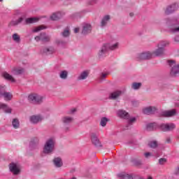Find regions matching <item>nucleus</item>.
<instances>
[{"label":"nucleus","instance_id":"obj_1","mask_svg":"<svg viewBox=\"0 0 179 179\" xmlns=\"http://www.w3.org/2000/svg\"><path fill=\"white\" fill-rule=\"evenodd\" d=\"M55 149V139L50 138L46 141L43 147V153L51 155Z\"/></svg>","mask_w":179,"mask_h":179},{"label":"nucleus","instance_id":"obj_2","mask_svg":"<svg viewBox=\"0 0 179 179\" xmlns=\"http://www.w3.org/2000/svg\"><path fill=\"white\" fill-rule=\"evenodd\" d=\"M118 43L113 45H110L108 43L104 44L99 52V55H103V54H106V52H107L108 50H111L112 51H114V50H117L118 48Z\"/></svg>","mask_w":179,"mask_h":179},{"label":"nucleus","instance_id":"obj_3","mask_svg":"<svg viewBox=\"0 0 179 179\" xmlns=\"http://www.w3.org/2000/svg\"><path fill=\"white\" fill-rule=\"evenodd\" d=\"M169 65L172 69H171V75L172 76H178L179 75V64H176V62L169 60Z\"/></svg>","mask_w":179,"mask_h":179},{"label":"nucleus","instance_id":"obj_4","mask_svg":"<svg viewBox=\"0 0 179 179\" xmlns=\"http://www.w3.org/2000/svg\"><path fill=\"white\" fill-rule=\"evenodd\" d=\"M28 100L31 103H35L36 104H40L43 101V97L38 94H30L28 96Z\"/></svg>","mask_w":179,"mask_h":179},{"label":"nucleus","instance_id":"obj_5","mask_svg":"<svg viewBox=\"0 0 179 179\" xmlns=\"http://www.w3.org/2000/svg\"><path fill=\"white\" fill-rule=\"evenodd\" d=\"M10 171L14 174V176H17L20 174V165L17 163H11L9 164Z\"/></svg>","mask_w":179,"mask_h":179},{"label":"nucleus","instance_id":"obj_6","mask_svg":"<svg viewBox=\"0 0 179 179\" xmlns=\"http://www.w3.org/2000/svg\"><path fill=\"white\" fill-rule=\"evenodd\" d=\"M153 57V55L150 52H146L144 53H140L137 55L138 61H144L145 59H150Z\"/></svg>","mask_w":179,"mask_h":179},{"label":"nucleus","instance_id":"obj_7","mask_svg":"<svg viewBox=\"0 0 179 179\" xmlns=\"http://www.w3.org/2000/svg\"><path fill=\"white\" fill-rule=\"evenodd\" d=\"M176 129V124L171 123V124H164L161 125V129L164 132H167L169 131H173V129Z\"/></svg>","mask_w":179,"mask_h":179},{"label":"nucleus","instance_id":"obj_8","mask_svg":"<svg viewBox=\"0 0 179 179\" xmlns=\"http://www.w3.org/2000/svg\"><path fill=\"white\" fill-rule=\"evenodd\" d=\"M177 9H178V3H175L166 8L165 13L166 15H170V13H173Z\"/></svg>","mask_w":179,"mask_h":179},{"label":"nucleus","instance_id":"obj_9","mask_svg":"<svg viewBox=\"0 0 179 179\" xmlns=\"http://www.w3.org/2000/svg\"><path fill=\"white\" fill-rule=\"evenodd\" d=\"M91 141L93 145H94V146H96V148H99V146H101V143H100L99 138H97V134H96V133L91 134Z\"/></svg>","mask_w":179,"mask_h":179},{"label":"nucleus","instance_id":"obj_10","mask_svg":"<svg viewBox=\"0 0 179 179\" xmlns=\"http://www.w3.org/2000/svg\"><path fill=\"white\" fill-rule=\"evenodd\" d=\"M29 120L32 124H38V122L43 121V117L40 115H34L30 117Z\"/></svg>","mask_w":179,"mask_h":179},{"label":"nucleus","instance_id":"obj_11","mask_svg":"<svg viewBox=\"0 0 179 179\" xmlns=\"http://www.w3.org/2000/svg\"><path fill=\"white\" fill-rule=\"evenodd\" d=\"M143 113L150 115V114H155L157 109L155 106H149L143 109Z\"/></svg>","mask_w":179,"mask_h":179},{"label":"nucleus","instance_id":"obj_12","mask_svg":"<svg viewBox=\"0 0 179 179\" xmlns=\"http://www.w3.org/2000/svg\"><path fill=\"white\" fill-rule=\"evenodd\" d=\"M117 115L120 118H124V120L129 119V113H128L127 111H125L124 110H119L117 111Z\"/></svg>","mask_w":179,"mask_h":179},{"label":"nucleus","instance_id":"obj_13","mask_svg":"<svg viewBox=\"0 0 179 179\" xmlns=\"http://www.w3.org/2000/svg\"><path fill=\"white\" fill-rule=\"evenodd\" d=\"M176 110L173 109L171 110H165L162 112L161 116L162 117H173V115H176Z\"/></svg>","mask_w":179,"mask_h":179},{"label":"nucleus","instance_id":"obj_14","mask_svg":"<svg viewBox=\"0 0 179 179\" xmlns=\"http://www.w3.org/2000/svg\"><path fill=\"white\" fill-rule=\"evenodd\" d=\"M92 33V25L90 24H85L83 27V34H89Z\"/></svg>","mask_w":179,"mask_h":179},{"label":"nucleus","instance_id":"obj_15","mask_svg":"<svg viewBox=\"0 0 179 179\" xmlns=\"http://www.w3.org/2000/svg\"><path fill=\"white\" fill-rule=\"evenodd\" d=\"M2 96H3V99L6 101H10L12 99H13V94L11 92H3Z\"/></svg>","mask_w":179,"mask_h":179},{"label":"nucleus","instance_id":"obj_16","mask_svg":"<svg viewBox=\"0 0 179 179\" xmlns=\"http://www.w3.org/2000/svg\"><path fill=\"white\" fill-rule=\"evenodd\" d=\"M40 19L38 17H29L27 18L24 22V24H31L33 23H37Z\"/></svg>","mask_w":179,"mask_h":179},{"label":"nucleus","instance_id":"obj_17","mask_svg":"<svg viewBox=\"0 0 179 179\" xmlns=\"http://www.w3.org/2000/svg\"><path fill=\"white\" fill-rule=\"evenodd\" d=\"M152 54V56L155 55L156 57H160V55H163V54H164V48L158 46V49L154 51Z\"/></svg>","mask_w":179,"mask_h":179},{"label":"nucleus","instance_id":"obj_18","mask_svg":"<svg viewBox=\"0 0 179 179\" xmlns=\"http://www.w3.org/2000/svg\"><path fill=\"white\" fill-rule=\"evenodd\" d=\"M53 164L55 166V167H58V168L62 167V164H63L62 159H61V157H59L54 158Z\"/></svg>","mask_w":179,"mask_h":179},{"label":"nucleus","instance_id":"obj_19","mask_svg":"<svg viewBox=\"0 0 179 179\" xmlns=\"http://www.w3.org/2000/svg\"><path fill=\"white\" fill-rule=\"evenodd\" d=\"M121 94H122V92L121 91L114 92L112 94H110L109 99H110L111 100H117V99H118V97H120Z\"/></svg>","mask_w":179,"mask_h":179},{"label":"nucleus","instance_id":"obj_20","mask_svg":"<svg viewBox=\"0 0 179 179\" xmlns=\"http://www.w3.org/2000/svg\"><path fill=\"white\" fill-rule=\"evenodd\" d=\"M110 19H111V17L110 15H105L101 21V27H104V26H107V23L110 22Z\"/></svg>","mask_w":179,"mask_h":179},{"label":"nucleus","instance_id":"obj_21","mask_svg":"<svg viewBox=\"0 0 179 179\" xmlns=\"http://www.w3.org/2000/svg\"><path fill=\"white\" fill-rule=\"evenodd\" d=\"M2 75H3V77L7 80H10V82H12L13 83H15V82H16L13 76H12L10 74L8 73L7 72L3 73Z\"/></svg>","mask_w":179,"mask_h":179},{"label":"nucleus","instance_id":"obj_22","mask_svg":"<svg viewBox=\"0 0 179 179\" xmlns=\"http://www.w3.org/2000/svg\"><path fill=\"white\" fill-rule=\"evenodd\" d=\"M51 40V37L45 33L41 34V41H43V43H48Z\"/></svg>","mask_w":179,"mask_h":179},{"label":"nucleus","instance_id":"obj_23","mask_svg":"<svg viewBox=\"0 0 179 179\" xmlns=\"http://www.w3.org/2000/svg\"><path fill=\"white\" fill-rule=\"evenodd\" d=\"M87 76H89V71H85L80 74L78 79V80H85V79L87 78Z\"/></svg>","mask_w":179,"mask_h":179},{"label":"nucleus","instance_id":"obj_24","mask_svg":"<svg viewBox=\"0 0 179 179\" xmlns=\"http://www.w3.org/2000/svg\"><path fill=\"white\" fill-rule=\"evenodd\" d=\"M13 75H22L24 72V69L22 68H14L11 71Z\"/></svg>","mask_w":179,"mask_h":179},{"label":"nucleus","instance_id":"obj_25","mask_svg":"<svg viewBox=\"0 0 179 179\" xmlns=\"http://www.w3.org/2000/svg\"><path fill=\"white\" fill-rule=\"evenodd\" d=\"M43 52L47 55H50V54H54V52H55V49L53 47L45 48L43 50Z\"/></svg>","mask_w":179,"mask_h":179},{"label":"nucleus","instance_id":"obj_26","mask_svg":"<svg viewBox=\"0 0 179 179\" xmlns=\"http://www.w3.org/2000/svg\"><path fill=\"white\" fill-rule=\"evenodd\" d=\"M61 17H62V15H61V13H53L50 16L51 20H59V19H61Z\"/></svg>","mask_w":179,"mask_h":179},{"label":"nucleus","instance_id":"obj_27","mask_svg":"<svg viewBox=\"0 0 179 179\" xmlns=\"http://www.w3.org/2000/svg\"><path fill=\"white\" fill-rule=\"evenodd\" d=\"M12 125L15 129H17L19 127H20V123H19V120L17 118H15L12 121Z\"/></svg>","mask_w":179,"mask_h":179},{"label":"nucleus","instance_id":"obj_28","mask_svg":"<svg viewBox=\"0 0 179 179\" xmlns=\"http://www.w3.org/2000/svg\"><path fill=\"white\" fill-rule=\"evenodd\" d=\"M62 121L64 122V124H71V122H72L73 121V118L71 117H64L62 118Z\"/></svg>","mask_w":179,"mask_h":179},{"label":"nucleus","instance_id":"obj_29","mask_svg":"<svg viewBox=\"0 0 179 179\" xmlns=\"http://www.w3.org/2000/svg\"><path fill=\"white\" fill-rule=\"evenodd\" d=\"M141 86H142V83H133L131 84V88L134 90H138V89L141 88Z\"/></svg>","mask_w":179,"mask_h":179},{"label":"nucleus","instance_id":"obj_30","mask_svg":"<svg viewBox=\"0 0 179 179\" xmlns=\"http://www.w3.org/2000/svg\"><path fill=\"white\" fill-rule=\"evenodd\" d=\"M22 22L23 17H20L18 20L11 22L10 24L11 26H17V24H20V23H22Z\"/></svg>","mask_w":179,"mask_h":179},{"label":"nucleus","instance_id":"obj_31","mask_svg":"<svg viewBox=\"0 0 179 179\" xmlns=\"http://www.w3.org/2000/svg\"><path fill=\"white\" fill-rule=\"evenodd\" d=\"M12 38L13 41H15V43H20V36L19 34H13Z\"/></svg>","mask_w":179,"mask_h":179},{"label":"nucleus","instance_id":"obj_32","mask_svg":"<svg viewBox=\"0 0 179 179\" xmlns=\"http://www.w3.org/2000/svg\"><path fill=\"white\" fill-rule=\"evenodd\" d=\"M59 78L64 80L66 79V78H68V71H61L59 73Z\"/></svg>","mask_w":179,"mask_h":179},{"label":"nucleus","instance_id":"obj_33","mask_svg":"<svg viewBox=\"0 0 179 179\" xmlns=\"http://www.w3.org/2000/svg\"><path fill=\"white\" fill-rule=\"evenodd\" d=\"M107 122H108V119L107 117H102L100 122V126L106 127V125H107Z\"/></svg>","mask_w":179,"mask_h":179},{"label":"nucleus","instance_id":"obj_34","mask_svg":"<svg viewBox=\"0 0 179 179\" xmlns=\"http://www.w3.org/2000/svg\"><path fill=\"white\" fill-rule=\"evenodd\" d=\"M166 45H169V41H162L159 42L157 46L164 48V47H166Z\"/></svg>","mask_w":179,"mask_h":179},{"label":"nucleus","instance_id":"obj_35","mask_svg":"<svg viewBox=\"0 0 179 179\" xmlns=\"http://www.w3.org/2000/svg\"><path fill=\"white\" fill-rule=\"evenodd\" d=\"M148 146L150 148H152V149H155V148H157V141H150L148 143Z\"/></svg>","mask_w":179,"mask_h":179},{"label":"nucleus","instance_id":"obj_36","mask_svg":"<svg viewBox=\"0 0 179 179\" xmlns=\"http://www.w3.org/2000/svg\"><path fill=\"white\" fill-rule=\"evenodd\" d=\"M69 34H71V32L69 31V29H66L62 33V36L63 37H69Z\"/></svg>","mask_w":179,"mask_h":179},{"label":"nucleus","instance_id":"obj_37","mask_svg":"<svg viewBox=\"0 0 179 179\" xmlns=\"http://www.w3.org/2000/svg\"><path fill=\"white\" fill-rule=\"evenodd\" d=\"M45 27L43 25L36 27L33 29L34 33H37L38 31H40V30H44Z\"/></svg>","mask_w":179,"mask_h":179},{"label":"nucleus","instance_id":"obj_38","mask_svg":"<svg viewBox=\"0 0 179 179\" xmlns=\"http://www.w3.org/2000/svg\"><path fill=\"white\" fill-rule=\"evenodd\" d=\"M6 90V86L0 85V98L2 97V94H3V92Z\"/></svg>","mask_w":179,"mask_h":179},{"label":"nucleus","instance_id":"obj_39","mask_svg":"<svg viewBox=\"0 0 179 179\" xmlns=\"http://www.w3.org/2000/svg\"><path fill=\"white\" fill-rule=\"evenodd\" d=\"M127 120H128V124L129 125H132L134 123L136 122V117H131V118L129 117V119H127Z\"/></svg>","mask_w":179,"mask_h":179},{"label":"nucleus","instance_id":"obj_40","mask_svg":"<svg viewBox=\"0 0 179 179\" xmlns=\"http://www.w3.org/2000/svg\"><path fill=\"white\" fill-rule=\"evenodd\" d=\"M3 110L8 114H10L12 113V108L8 107V105H6V108H4Z\"/></svg>","mask_w":179,"mask_h":179},{"label":"nucleus","instance_id":"obj_41","mask_svg":"<svg viewBox=\"0 0 179 179\" xmlns=\"http://www.w3.org/2000/svg\"><path fill=\"white\" fill-rule=\"evenodd\" d=\"M154 127H155V124H153V123H150V124H148L147 125L148 131H152V129H153Z\"/></svg>","mask_w":179,"mask_h":179},{"label":"nucleus","instance_id":"obj_42","mask_svg":"<svg viewBox=\"0 0 179 179\" xmlns=\"http://www.w3.org/2000/svg\"><path fill=\"white\" fill-rule=\"evenodd\" d=\"M167 162V159L166 158H161L159 159V164H164Z\"/></svg>","mask_w":179,"mask_h":179},{"label":"nucleus","instance_id":"obj_43","mask_svg":"<svg viewBox=\"0 0 179 179\" xmlns=\"http://www.w3.org/2000/svg\"><path fill=\"white\" fill-rule=\"evenodd\" d=\"M56 43L58 44V45H64V44H65V41L62 40H57Z\"/></svg>","mask_w":179,"mask_h":179},{"label":"nucleus","instance_id":"obj_44","mask_svg":"<svg viewBox=\"0 0 179 179\" xmlns=\"http://www.w3.org/2000/svg\"><path fill=\"white\" fill-rule=\"evenodd\" d=\"M0 108L4 110V108H6V104L0 103Z\"/></svg>","mask_w":179,"mask_h":179},{"label":"nucleus","instance_id":"obj_45","mask_svg":"<svg viewBox=\"0 0 179 179\" xmlns=\"http://www.w3.org/2000/svg\"><path fill=\"white\" fill-rule=\"evenodd\" d=\"M145 157H146L148 159V157H150V156H152V153L151 152H145L144 154Z\"/></svg>","mask_w":179,"mask_h":179},{"label":"nucleus","instance_id":"obj_46","mask_svg":"<svg viewBox=\"0 0 179 179\" xmlns=\"http://www.w3.org/2000/svg\"><path fill=\"white\" fill-rule=\"evenodd\" d=\"M173 33H177L179 31V27L172 29Z\"/></svg>","mask_w":179,"mask_h":179},{"label":"nucleus","instance_id":"obj_47","mask_svg":"<svg viewBox=\"0 0 179 179\" xmlns=\"http://www.w3.org/2000/svg\"><path fill=\"white\" fill-rule=\"evenodd\" d=\"M107 75H108V73H103L101 76V79H104V78H107Z\"/></svg>","mask_w":179,"mask_h":179},{"label":"nucleus","instance_id":"obj_48","mask_svg":"<svg viewBox=\"0 0 179 179\" xmlns=\"http://www.w3.org/2000/svg\"><path fill=\"white\" fill-rule=\"evenodd\" d=\"M35 40L36 41H40V40L41 41V34H40L38 36H36Z\"/></svg>","mask_w":179,"mask_h":179},{"label":"nucleus","instance_id":"obj_49","mask_svg":"<svg viewBox=\"0 0 179 179\" xmlns=\"http://www.w3.org/2000/svg\"><path fill=\"white\" fill-rule=\"evenodd\" d=\"M75 112H76V108H73L70 110V114H73Z\"/></svg>","mask_w":179,"mask_h":179},{"label":"nucleus","instance_id":"obj_50","mask_svg":"<svg viewBox=\"0 0 179 179\" xmlns=\"http://www.w3.org/2000/svg\"><path fill=\"white\" fill-rule=\"evenodd\" d=\"M166 143H170V142H171V138H167L166 140Z\"/></svg>","mask_w":179,"mask_h":179},{"label":"nucleus","instance_id":"obj_51","mask_svg":"<svg viewBox=\"0 0 179 179\" xmlns=\"http://www.w3.org/2000/svg\"><path fill=\"white\" fill-rule=\"evenodd\" d=\"M74 33H79V28H75Z\"/></svg>","mask_w":179,"mask_h":179},{"label":"nucleus","instance_id":"obj_52","mask_svg":"<svg viewBox=\"0 0 179 179\" xmlns=\"http://www.w3.org/2000/svg\"><path fill=\"white\" fill-rule=\"evenodd\" d=\"M175 41H176L177 43L179 42V37L178 36L175 37Z\"/></svg>","mask_w":179,"mask_h":179},{"label":"nucleus","instance_id":"obj_53","mask_svg":"<svg viewBox=\"0 0 179 179\" xmlns=\"http://www.w3.org/2000/svg\"><path fill=\"white\" fill-rule=\"evenodd\" d=\"M64 131H66V132L69 131V127H65L64 128Z\"/></svg>","mask_w":179,"mask_h":179},{"label":"nucleus","instance_id":"obj_54","mask_svg":"<svg viewBox=\"0 0 179 179\" xmlns=\"http://www.w3.org/2000/svg\"><path fill=\"white\" fill-rule=\"evenodd\" d=\"M129 16H131V17H132V16H134V13H129Z\"/></svg>","mask_w":179,"mask_h":179},{"label":"nucleus","instance_id":"obj_55","mask_svg":"<svg viewBox=\"0 0 179 179\" xmlns=\"http://www.w3.org/2000/svg\"><path fill=\"white\" fill-rule=\"evenodd\" d=\"M148 179H153V178H152V176H149Z\"/></svg>","mask_w":179,"mask_h":179},{"label":"nucleus","instance_id":"obj_56","mask_svg":"<svg viewBox=\"0 0 179 179\" xmlns=\"http://www.w3.org/2000/svg\"><path fill=\"white\" fill-rule=\"evenodd\" d=\"M0 2H2V0H0Z\"/></svg>","mask_w":179,"mask_h":179}]
</instances>
